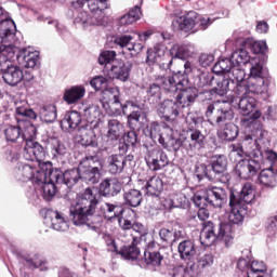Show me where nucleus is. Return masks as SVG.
Masks as SVG:
<instances>
[{
	"mask_svg": "<svg viewBox=\"0 0 277 277\" xmlns=\"http://www.w3.org/2000/svg\"><path fill=\"white\" fill-rule=\"evenodd\" d=\"M242 129L247 135L238 143L229 145V159L237 163L235 172L240 179H252L256 176L263 163V151L259 144L265 137V130L254 119H243Z\"/></svg>",
	"mask_w": 277,
	"mask_h": 277,
	"instance_id": "f257e3e1",
	"label": "nucleus"
},
{
	"mask_svg": "<svg viewBox=\"0 0 277 277\" xmlns=\"http://www.w3.org/2000/svg\"><path fill=\"white\" fill-rule=\"evenodd\" d=\"M248 213V208H232L228 213V222H219L217 224L208 221L203 223L200 234L202 246H213L216 241H224L228 246L233 240L234 226H241Z\"/></svg>",
	"mask_w": 277,
	"mask_h": 277,
	"instance_id": "f03ea898",
	"label": "nucleus"
},
{
	"mask_svg": "<svg viewBox=\"0 0 277 277\" xmlns=\"http://www.w3.org/2000/svg\"><path fill=\"white\" fill-rule=\"evenodd\" d=\"M100 197L98 190L91 187H88L82 194L76 197L69 209L75 226H81L85 230L98 233V219L94 213Z\"/></svg>",
	"mask_w": 277,
	"mask_h": 277,
	"instance_id": "7ed1b4c3",
	"label": "nucleus"
},
{
	"mask_svg": "<svg viewBox=\"0 0 277 277\" xmlns=\"http://www.w3.org/2000/svg\"><path fill=\"white\" fill-rule=\"evenodd\" d=\"M76 3L79 8H83L87 3L91 12L90 15L88 12L81 11L74 21L75 25H81L83 29H88V27L96 25H104L105 10H109V8H111L109 0H77Z\"/></svg>",
	"mask_w": 277,
	"mask_h": 277,
	"instance_id": "20e7f679",
	"label": "nucleus"
},
{
	"mask_svg": "<svg viewBox=\"0 0 277 277\" xmlns=\"http://www.w3.org/2000/svg\"><path fill=\"white\" fill-rule=\"evenodd\" d=\"M19 129L22 131V142H25L23 157L26 161H44L47 159V150L34 138L37 135L36 126L29 120L19 119Z\"/></svg>",
	"mask_w": 277,
	"mask_h": 277,
	"instance_id": "39448f33",
	"label": "nucleus"
},
{
	"mask_svg": "<svg viewBox=\"0 0 277 277\" xmlns=\"http://www.w3.org/2000/svg\"><path fill=\"white\" fill-rule=\"evenodd\" d=\"M98 64L104 66L109 79L127 82L133 70V62H122L116 58V51H104L98 56Z\"/></svg>",
	"mask_w": 277,
	"mask_h": 277,
	"instance_id": "423d86ee",
	"label": "nucleus"
},
{
	"mask_svg": "<svg viewBox=\"0 0 277 277\" xmlns=\"http://www.w3.org/2000/svg\"><path fill=\"white\" fill-rule=\"evenodd\" d=\"M269 80L263 77V65L253 63L248 80L241 82L236 89V96H246L248 94H267Z\"/></svg>",
	"mask_w": 277,
	"mask_h": 277,
	"instance_id": "0eeeda50",
	"label": "nucleus"
},
{
	"mask_svg": "<svg viewBox=\"0 0 277 277\" xmlns=\"http://www.w3.org/2000/svg\"><path fill=\"white\" fill-rule=\"evenodd\" d=\"M140 18H142V10L140 6L132 8L127 14L119 18V35H117L114 39V42L117 44V47L124 49L131 45V40L135 38L137 32L134 31L133 28L128 27L129 25L137 23Z\"/></svg>",
	"mask_w": 277,
	"mask_h": 277,
	"instance_id": "6e6552de",
	"label": "nucleus"
},
{
	"mask_svg": "<svg viewBox=\"0 0 277 277\" xmlns=\"http://www.w3.org/2000/svg\"><path fill=\"white\" fill-rule=\"evenodd\" d=\"M203 175L208 181H214L226 185L230 181V175L226 172L228 159L224 155L213 156L209 164H200Z\"/></svg>",
	"mask_w": 277,
	"mask_h": 277,
	"instance_id": "1a4fd4ad",
	"label": "nucleus"
},
{
	"mask_svg": "<svg viewBox=\"0 0 277 277\" xmlns=\"http://www.w3.org/2000/svg\"><path fill=\"white\" fill-rule=\"evenodd\" d=\"M186 123L188 124L187 136L184 135V150L187 153H196L205 148V134L196 129L198 118L189 111L186 113Z\"/></svg>",
	"mask_w": 277,
	"mask_h": 277,
	"instance_id": "9d476101",
	"label": "nucleus"
},
{
	"mask_svg": "<svg viewBox=\"0 0 277 277\" xmlns=\"http://www.w3.org/2000/svg\"><path fill=\"white\" fill-rule=\"evenodd\" d=\"M79 170L81 180L89 185H96L101 181V170H103V162L98 156H85L79 162Z\"/></svg>",
	"mask_w": 277,
	"mask_h": 277,
	"instance_id": "9b49d317",
	"label": "nucleus"
},
{
	"mask_svg": "<svg viewBox=\"0 0 277 277\" xmlns=\"http://www.w3.org/2000/svg\"><path fill=\"white\" fill-rule=\"evenodd\" d=\"M140 246L145 248L144 256L147 265H153L154 267H159L161 265V261H163V255L157 250L159 245L153 238V235L145 233L140 234Z\"/></svg>",
	"mask_w": 277,
	"mask_h": 277,
	"instance_id": "f8f14e48",
	"label": "nucleus"
},
{
	"mask_svg": "<svg viewBox=\"0 0 277 277\" xmlns=\"http://www.w3.org/2000/svg\"><path fill=\"white\" fill-rule=\"evenodd\" d=\"M143 148L146 149L145 161L153 172H158V170H163L168 163H170V159L168 158V154L163 151V149L159 147H155L153 145H143Z\"/></svg>",
	"mask_w": 277,
	"mask_h": 277,
	"instance_id": "ddd939ff",
	"label": "nucleus"
},
{
	"mask_svg": "<svg viewBox=\"0 0 277 277\" xmlns=\"http://www.w3.org/2000/svg\"><path fill=\"white\" fill-rule=\"evenodd\" d=\"M239 96V103H238V108L240 114H242V117L240 119V127L243 129V120L249 119V120H256L259 124L261 126V130L263 131V124L261 123V118L262 114L261 110H255L256 109V100L250 95H236ZM254 111V113H253Z\"/></svg>",
	"mask_w": 277,
	"mask_h": 277,
	"instance_id": "4468645a",
	"label": "nucleus"
},
{
	"mask_svg": "<svg viewBox=\"0 0 277 277\" xmlns=\"http://www.w3.org/2000/svg\"><path fill=\"white\" fill-rule=\"evenodd\" d=\"M156 81L160 84L162 90L171 96L176 94L179 90H183V88L188 83L187 77L181 71H177L172 76H158Z\"/></svg>",
	"mask_w": 277,
	"mask_h": 277,
	"instance_id": "2eb2a0df",
	"label": "nucleus"
},
{
	"mask_svg": "<svg viewBox=\"0 0 277 277\" xmlns=\"http://www.w3.org/2000/svg\"><path fill=\"white\" fill-rule=\"evenodd\" d=\"M212 87L213 88L211 90L202 91L199 96L201 98L205 96V98L211 101L213 98V94H217V96H225L228 92H233V94H235V82H232L228 76L214 77Z\"/></svg>",
	"mask_w": 277,
	"mask_h": 277,
	"instance_id": "dca6fc26",
	"label": "nucleus"
},
{
	"mask_svg": "<svg viewBox=\"0 0 277 277\" xmlns=\"http://www.w3.org/2000/svg\"><path fill=\"white\" fill-rule=\"evenodd\" d=\"M51 174H53V169L50 167L41 169L37 172V176L35 177L36 185H42V197L47 202H50L56 193L55 185H57V181L53 179Z\"/></svg>",
	"mask_w": 277,
	"mask_h": 277,
	"instance_id": "f3484780",
	"label": "nucleus"
},
{
	"mask_svg": "<svg viewBox=\"0 0 277 277\" xmlns=\"http://www.w3.org/2000/svg\"><path fill=\"white\" fill-rule=\"evenodd\" d=\"M115 105L118 108H116V111H114V116H120V114L128 116V127H130V129H137L140 120H142V118H146L144 111L138 110L137 106L133 102H127L126 104H122L119 101Z\"/></svg>",
	"mask_w": 277,
	"mask_h": 277,
	"instance_id": "a211bd4d",
	"label": "nucleus"
},
{
	"mask_svg": "<svg viewBox=\"0 0 277 277\" xmlns=\"http://www.w3.org/2000/svg\"><path fill=\"white\" fill-rule=\"evenodd\" d=\"M182 109L183 108L177 100H164L158 104L157 115L161 120H164V122H171L174 124Z\"/></svg>",
	"mask_w": 277,
	"mask_h": 277,
	"instance_id": "6ab92c4d",
	"label": "nucleus"
},
{
	"mask_svg": "<svg viewBox=\"0 0 277 277\" xmlns=\"http://www.w3.org/2000/svg\"><path fill=\"white\" fill-rule=\"evenodd\" d=\"M164 138H161V146L170 153H179L181 148H185V135L177 137L176 130L170 126L163 128Z\"/></svg>",
	"mask_w": 277,
	"mask_h": 277,
	"instance_id": "aec40b11",
	"label": "nucleus"
},
{
	"mask_svg": "<svg viewBox=\"0 0 277 277\" xmlns=\"http://www.w3.org/2000/svg\"><path fill=\"white\" fill-rule=\"evenodd\" d=\"M51 177L55 179L56 185H66L67 187H75L81 181V170L78 168L70 169L64 173L58 169H52Z\"/></svg>",
	"mask_w": 277,
	"mask_h": 277,
	"instance_id": "412c9836",
	"label": "nucleus"
},
{
	"mask_svg": "<svg viewBox=\"0 0 277 277\" xmlns=\"http://www.w3.org/2000/svg\"><path fill=\"white\" fill-rule=\"evenodd\" d=\"M16 38V24L8 18L3 13V8H0V43L14 42Z\"/></svg>",
	"mask_w": 277,
	"mask_h": 277,
	"instance_id": "4be33fe9",
	"label": "nucleus"
},
{
	"mask_svg": "<svg viewBox=\"0 0 277 277\" xmlns=\"http://www.w3.org/2000/svg\"><path fill=\"white\" fill-rule=\"evenodd\" d=\"M80 114L89 123L85 127H93L94 129H98L105 119V115H103V111H101V107L96 105L82 106Z\"/></svg>",
	"mask_w": 277,
	"mask_h": 277,
	"instance_id": "5701e85b",
	"label": "nucleus"
},
{
	"mask_svg": "<svg viewBox=\"0 0 277 277\" xmlns=\"http://www.w3.org/2000/svg\"><path fill=\"white\" fill-rule=\"evenodd\" d=\"M194 51H196V49L192 43H186L182 45L174 44L169 51L171 60L167 64L162 63L163 68L169 69L170 66H172L173 60H185L186 57H192V55H194Z\"/></svg>",
	"mask_w": 277,
	"mask_h": 277,
	"instance_id": "b1692460",
	"label": "nucleus"
},
{
	"mask_svg": "<svg viewBox=\"0 0 277 277\" xmlns=\"http://www.w3.org/2000/svg\"><path fill=\"white\" fill-rule=\"evenodd\" d=\"M196 21H198V13L189 11L182 16L175 17L172 22V28L174 31H192L196 27Z\"/></svg>",
	"mask_w": 277,
	"mask_h": 277,
	"instance_id": "393cba45",
	"label": "nucleus"
},
{
	"mask_svg": "<svg viewBox=\"0 0 277 277\" xmlns=\"http://www.w3.org/2000/svg\"><path fill=\"white\" fill-rule=\"evenodd\" d=\"M179 94L176 95L175 101L180 104L182 109L189 110L190 105L196 103V98H198V89L190 87L189 82L180 89Z\"/></svg>",
	"mask_w": 277,
	"mask_h": 277,
	"instance_id": "a878e982",
	"label": "nucleus"
},
{
	"mask_svg": "<svg viewBox=\"0 0 277 277\" xmlns=\"http://www.w3.org/2000/svg\"><path fill=\"white\" fill-rule=\"evenodd\" d=\"M2 79L6 85L16 88L25 79V74L21 67L8 64L5 68H2Z\"/></svg>",
	"mask_w": 277,
	"mask_h": 277,
	"instance_id": "bb28decb",
	"label": "nucleus"
},
{
	"mask_svg": "<svg viewBox=\"0 0 277 277\" xmlns=\"http://www.w3.org/2000/svg\"><path fill=\"white\" fill-rule=\"evenodd\" d=\"M206 192L208 193L210 207L214 209H222L223 205L228 202V189L226 188L209 186Z\"/></svg>",
	"mask_w": 277,
	"mask_h": 277,
	"instance_id": "cd10ccee",
	"label": "nucleus"
},
{
	"mask_svg": "<svg viewBox=\"0 0 277 277\" xmlns=\"http://www.w3.org/2000/svg\"><path fill=\"white\" fill-rule=\"evenodd\" d=\"M38 172H40V170L34 169L31 164H25L23 162H19L13 170V176L14 179H16V181H22L23 183L31 181V183L36 184V177L38 176Z\"/></svg>",
	"mask_w": 277,
	"mask_h": 277,
	"instance_id": "c85d7f7f",
	"label": "nucleus"
},
{
	"mask_svg": "<svg viewBox=\"0 0 277 277\" xmlns=\"http://www.w3.org/2000/svg\"><path fill=\"white\" fill-rule=\"evenodd\" d=\"M232 62H234V66H246V68H249L250 72L252 71V66H254V64L263 66L259 58H251L250 54H248V50L243 48L232 53Z\"/></svg>",
	"mask_w": 277,
	"mask_h": 277,
	"instance_id": "c756f323",
	"label": "nucleus"
},
{
	"mask_svg": "<svg viewBox=\"0 0 277 277\" xmlns=\"http://www.w3.org/2000/svg\"><path fill=\"white\" fill-rule=\"evenodd\" d=\"M177 252L182 261H196L198 259V247L193 240H181L177 245Z\"/></svg>",
	"mask_w": 277,
	"mask_h": 277,
	"instance_id": "7c9ffc66",
	"label": "nucleus"
},
{
	"mask_svg": "<svg viewBox=\"0 0 277 277\" xmlns=\"http://www.w3.org/2000/svg\"><path fill=\"white\" fill-rule=\"evenodd\" d=\"M123 241H132L130 246H124L119 254L126 261H136L140 256V248H137V243L140 245V236H133V234H128V239H123Z\"/></svg>",
	"mask_w": 277,
	"mask_h": 277,
	"instance_id": "2f4dec72",
	"label": "nucleus"
},
{
	"mask_svg": "<svg viewBox=\"0 0 277 277\" xmlns=\"http://www.w3.org/2000/svg\"><path fill=\"white\" fill-rule=\"evenodd\" d=\"M16 60L24 68H36L40 64V53L23 49L16 54Z\"/></svg>",
	"mask_w": 277,
	"mask_h": 277,
	"instance_id": "473e14b6",
	"label": "nucleus"
},
{
	"mask_svg": "<svg viewBox=\"0 0 277 277\" xmlns=\"http://www.w3.org/2000/svg\"><path fill=\"white\" fill-rule=\"evenodd\" d=\"M233 118H235L233 104L228 101H222L213 127H222V124H227L230 122V120H233Z\"/></svg>",
	"mask_w": 277,
	"mask_h": 277,
	"instance_id": "72a5a7b5",
	"label": "nucleus"
},
{
	"mask_svg": "<svg viewBox=\"0 0 277 277\" xmlns=\"http://www.w3.org/2000/svg\"><path fill=\"white\" fill-rule=\"evenodd\" d=\"M13 42L0 43V68L3 64H12L16 60V55L21 53L18 48L13 47Z\"/></svg>",
	"mask_w": 277,
	"mask_h": 277,
	"instance_id": "f704fd0d",
	"label": "nucleus"
},
{
	"mask_svg": "<svg viewBox=\"0 0 277 277\" xmlns=\"http://www.w3.org/2000/svg\"><path fill=\"white\" fill-rule=\"evenodd\" d=\"M47 146L54 161H60V159L68 155V148L66 147V145L55 137L48 138Z\"/></svg>",
	"mask_w": 277,
	"mask_h": 277,
	"instance_id": "c9c22d12",
	"label": "nucleus"
},
{
	"mask_svg": "<svg viewBox=\"0 0 277 277\" xmlns=\"http://www.w3.org/2000/svg\"><path fill=\"white\" fill-rule=\"evenodd\" d=\"M94 129L92 126H81L78 129V137L81 146H98L96 142V134L94 133Z\"/></svg>",
	"mask_w": 277,
	"mask_h": 277,
	"instance_id": "e433bc0d",
	"label": "nucleus"
},
{
	"mask_svg": "<svg viewBox=\"0 0 277 277\" xmlns=\"http://www.w3.org/2000/svg\"><path fill=\"white\" fill-rule=\"evenodd\" d=\"M81 124V113L77 110H71L65 114V117L61 121V129L63 131H68V133H72L75 129L79 128Z\"/></svg>",
	"mask_w": 277,
	"mask_h": 277,
	"instance_id": "4c0bfd02",
	"label": "nucleus"
},
{
	"mask_svg": "<svg viewBox=\"0 0 277 277\" xmlns=\"http://www.w3.org/2000/svg\"><path fill=\"white\" fill-rule=\"evenodd\" d=\"M103 196L111 198L122 192V183L116 179H106L100 184Z\"/></svg>",
	"mask_w": 277,
	"mask_h": 277,
	"instance_id": "58836bf2",
	"label": "nucleus"
},
{
	"mask_svg": "<svg viewBox=\"0 0 277 277\" xmlns=\"http://www.w3.org/2000/svg\"><path fill=\"white\" fill-rule=\"evenodd\" d=\"M128 161H133V156L126 158L120 155H113L108 158V172L109 174H120L124 170Z\"/></svg>",
	"mask_w": 277,
	"mask_h": 277,
	"instance_id": "ea45409f",
	"label": "nucleus"
},
{
	"mask_svg": "<svg viewBox=\"0 0 277 277\" xmlns=\"http://www.w3.org/2000/svg\"><path fill=\"white\" fill-rule=\"evenodd\" d=\"M100 211L105 220L111 222V220H118L124 213V208L120 205L104 202L101 205Z\"/></svg>",
	"mask_w": 277,
	"mask_h": 277,
	"instance_id": "a19ab883",
	"label": "nucleus"
},
{
	"mask_svg": "<svg viewBox=\"0 0 277 277\" xmlns=\"http://www.w3.org/2000/svg\"><path fill=\"white\" fill-rule=\"evenodd\" d=\"M83 96H85V87L74 85L65 90L63 100L67 105H75V103H79Z\"/></svg>",
	"mask_w": 277,
	"mask_h": 277,
	"instance_id": "79ce46f5",
	"label": "nucleus"
},
{
	"mask_svg": "<svg viewBox=\"0 0 277 277\" xmlns=\"http://www.w3.org/2000/svg\"><path fill=\"white\" fill-rule=\"evenodd\" d=\"M227 77L234 83V95L237 96V87L248 81L246 80V70L241 65H234Z\"/></svg>",
	"mask_w": 277,
	"mask_h": 277,
	"instance_id": "37998d69",
	"label": "nucleus"
},
{
	"mask_svg": "<svg viewBox=\"0 0 277 277\" xmlns=\"http://www.w3.org/2000/svg\"><path fill=\"white\" fill-rule=\"evenodd\" d=\"M51 226L53 230H57L58 233H66L68 228H70V223L68 219L64 215V213L60 211H54L52 213Z\"/></svg>",
	"mask_w": 277,
	"mask_h": 277,
	"instance_id": "c03bdc74",
	"label": "nucleus"
},
{
	"mask_svg": "<svg viewBox=\"0 0 277 277\" xmlns=\"http://www.w3.org/2000/svg\"><path fill=\"white\" fill-rule=\"evenodd\" d=\"M15 114L16 120H18V116H22V118H30L31 120H36L38 118V115L31 109L27 100L15 102Z\"/></svg>",
	"mask_w": 277,
	"mask_h": 277,
	"instance_id": "a18cd8bd",
	"label": "nucleus"
},
{
	"mask_svg": "<svg viewBox=\"0 0 277 277\" xmlns=\"http://www.w3.org/2000/svg\"><path fill=\"white\" fill-rule=\"evenodd\" d=\"M258 183L264 187H277V173L272 168L263 169L259 174Z\"/></svg>",
	"mask_w": 277,
	"mask_h": 277,
	"instance_id": "49530a36",
	"label": "nucleus"
},
{
	"mask_svg": "<svg viewBox=\"0 0 277 277\" xmlns=\"http://www.w3.org/2000/svg\"><path fill=\"white\" fill-rule=\"evenodd\" d=\"M143 199L141 190L135 188L123 189V200L128 207H140Z\"/></svg>",
	"mask_w": 277,
	"mask_h": 277,
	"instance_id": "de8ad7c7",
	"label": "nucleus"
},
{
	"mask_svg": "<svg viewBox=\"0 0 277 277\" xmlns=\"http://www.w3.org/2000/svg\"><path fill=\"white\" fill-rule=\"evenodd\" d=\"M217 135L220 140L234 142V140H237V136L239 135V128L235 123L227 122L223 129L217 131Z\"/></svg>",
	"mask_w": 277,
	"mask_h": 277,
	"instance_id": "09e8293b",
	"label": "nucleus"
},
{
	"mask_svg": "<svg viewBox=\"0 0 277 277\" xmlns=\"http://www.w3.org/2000/svg\"><path fill=\"white\" fill-rule=\"evenodd\" d=\"M145 192L147 196H159L163 192V181L161 177L157 175L150 177L145 185Z\"/></svg>",
	"mask_w": 277,
	"mask_h": 277,
	"instance_id": "8fccbe9b",
	"label": "nucleus"
},
{
	"mask_svg": "<svg viewBox=\"0 0 277 277\" xmlns=\"http://www.w3.org/2000/svg\"><path fill=\"white\" fill-rule=\"evenodd\" d=\"M146 137H150L153 142L161 144V140L166 137V132L161 133V126L157 122H151L144 129Z\"/></svg>",
	"mask_w": 277,
	"mask_h": 277,
	"instance_id": "3c124183",
	"label": "nucleus"
},
{
	"mask_svg": "<svg viewBox=\"0 0 277 277\" xmlns=\"http://www.w3.org/2000/svg\"><path fill=\"white\" fill-rule=\"evenodd\" d=\"M4 137H5L6 142H12V143L17 142V144H21V142H23V134H22V130H21L19 119H17L16 126H9L4 130Z\"/></svg>",
	"mask_w": 277,
	"mask_h": 277,
	"instance_id": "603ef678",
	"label": "nucleus"
},
{
	"mask_svg": "<svg viewBox=\"0 0 277 277\" xmlns=\"http://www.w3.org/2000/svg\"><path fill=\"white\" fill-rule=\"evenodd\" d=\"M107 135L109 140L116 141L124 133V126L117 119H110L107 123Z\"/></svg>",
	"mask_w": 277,
	"mask_h": 277,
	"instance_id": "864d4df0",
	"label": "nucleus"
},
{
	"mask_svg": "<svg viewBox=\"0 0 277 277\" xmlns=\"http://www.w3.org/2000/svg\"><path fill=\"white\" fill-rule=\"evenodd\" d=\"M39 116L42 122L51 124L57 120V107L53 104L42 106L40 108Z\"/></svg>",
	"mask_w": 277,
	"mask_h": 277,
	"instance_id": "5fc2aeb1",
	"label": "nucleus"
},
{
	"mask_svg": "<svg viewBox=\"0 0 277 277\" xmlns=\"http://www.w3.org/2000/svg\"><path fill=\"white\" fill-rule=\"evenodd\" d=\"M221 106H222V100H217L212 103H209L206 107L205 116L208 119V122L212 127L215 124V120L217 118V114L220 111Z\"/></svg>",
	"mask_w": 277,
	"mask_h": 277,
	"instance_id": "6e6d98bb",
	"label": "nucleus"
},
{
	"mask_svg": "<svg viewBox=\"0 0 277 277\" xmlns=\"http://www.w3.org/2000/svg\"><path fill=\"white\" fill-rule=\"evenodd\" d=\"M239 194L245 205H252V202H254V198H256L254 186L250 182H247L242 185Z\"/></svg>",
	"mask_w": 277,
	"mask_h": 277,
	"instance_id": "4d7b16f0",
	"label": "nucleus"
},
{
	"mask_svg": "<svg viewBox=\"0 0 277 277\" xmlns=\"http://www.w3.org/2000/svg\"><path fill=\"white\" fill-rule=\"evenodd\" d=\"M163 55H166V50L161 49V47L150 48L147 50L146 64L148 66H155Z\"/></svg>",
	"mask_w": 277,
	"mask_h": 277,
	"instance_id": "13d9d810",
	"label": "nucleus"
},
{
	"mask_svg": "<svg viewBox=\"0 0 277 277\" xmlns=\"http://www.w3.org/2000/svg\"><path fill=\"white\" fill-rule=\"evenodd\" d=\"M183 235V232H173L172 229H168L166 227L159 230V237L161 241L164 243H172V241H179Z\"/></svg>",
	"mask_w": 277,
	"mask_h": 277,
	"instance_id": "bf43d9fd",
	"label": "nucleus"
},
{
	"mask_svg": "<svg viewBox=\"0 0 277 277\" xmlns=\"http://www.w3.org/2000/svg\"><path fill=\"white\" fill-rule=\"evenodd\" d=\"M228 16V10H224L222 13V16L217 17H211V16H205V17H198L197 15V21H196V26L198 29H201V31H205L210 25H213L217 18L226 17Z\"/></svg>",
	"mask_w": 277,
	"mask_h": 277,
	"instance_id": "052dcab7",
	"label": "nucleus"
},
{
	"mask_svg": "<svg viewBox=\"0 0 277 277\" xmlns=\"http://www.w3.org/2000/svg\"><path fill=\"white\" fill-rule=\"evenodd\" d=\"M101 101H105V98L110 103L114 101V105H116L120 101V90L118 87H106L102 92Z\"/></svg>",
	"mask_w": 277,
	"mask_h": 277,
	"instance_id": "680f3d73",
	"label": "nucleus"
},
{
	"mask_svg": "<svg viewBox=\"0 0 277 277\" xmlns=\"http://www.w3.org/2000/svg\"><path fill=\"white\" fill-rule=\"evenodd\" d=\"M235 66V63L233 62V58H222L214 66L213 70L216 72V75H220L221 72H230L233 70V67Z\"/></svg>",
	"mask_w": 277,
	"mask_h": 277,
	"instance_id": "e2e57ef3",
	"label": "nucleus"
},
{
	"mask_svg": "<svg viewBox=\"0 0 277 277\" xmlns=\"http://www.w3.org/2000/svg\"><path fill=\"white\" fill-rule=\"evenodd\" d=\"M228 198H229V207L230 209H246V203L241 197L239 190H227Z\"/></svg>",
	"mask_w": 277,
	"mask_h": 277,
	"instance_id": "0e129e2a",
	"label": "nucleus"
},
{
	"mask_svg": "<svg viewBox=\"0 0 277 277\" xmlns=\"http://www.w3.org/2000/svg\"><path fill=\"white\" fill-rule=\"evenodd\" d=\"M146 94L153 103H158V101H161V84L159 82L149 84L146 90Z\"/></svg>",
	"mask_w": 277,
	"mask_h": 277,
	"instance_id": "69168bd1",
	"label": "nucleus"
},
{
	"mask_svg": "<svg viewBox=\"0 0 277 277\" xmlns=\"http://www.w3.org/2000/svg\"><path fill=\"white\" fill-rule=\"evenodd\" d=\"M193 201L195 207H198V209L211 207V201L209 199V194L207 190L205 193H197L193 197Z\"/></svg>",
	"mask_w": 277,
	"mask_h": 277,
	"instance_id": "338daca9",
	"label": "nucleus"
},
{
	"mask_svg": "<svg viewBox=\"0 0 277 277\" xmlns=\"http://www.w3.org/2000/svg\"><path fill=\"white\" fill-rule=\"evenodd\" d=\"M214 79L215 77L209 74V71H201L196 79V85L198 88H207L208 85H213Z\"/></svg>",
	"mask_w": 277,
	"mask_h": 277,
	"instance_id": "774afa93",
	"label": "nucleus"
}]
</instances>
